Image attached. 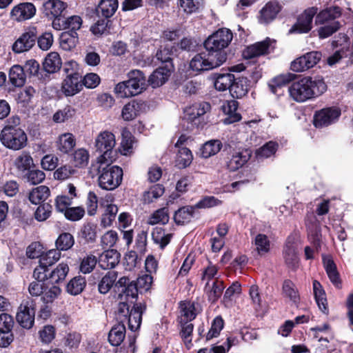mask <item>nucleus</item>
I'll return each mask as SVG.
<instances>
[{
    "label": "nucleus",
    "instance_id": "1",
    "mask_svg": "<svg viewBox=\"0 0 353 353\" xmlns=\"http://www.w3.org/2000/svg\"><path fill=\"white\" fill-rule=\"evenodd\" d=\"M327 90V85L322 79L304 77L292 83L288 91L290 97L301 103L321 95Z\"/></svg>",
    "mask_w": 353,
    "mask_h": 353
},
{
    "label": "nucleus",
    "instance_id": "2",
    "mask_svg": "<svg viewBox=\"0 0 353 353\" xmlns=\"http://www.w3.org/2000/svg\"><path fill=\"white\" fill-rule=\"evenodd\" d=\"M19 124L20 118L18 116H12L6 121L0 133V141L6 148L19 150L27 145V135L19 126Z\"/></svg>",
    "mask_w": 353,
    "mask_h": 353
},
{
    "label": "nucleus",
    "instance_id": "3",
    "mask_svg": "<svg viewBox=\"0 0 353 353\" xmlns=\"http://www.w3.org/2000/svg\"><path fill=\"white\" fill-rule=\"evenodd\" d=\"M111 163L96 161L91 166V172L98 175L99 187L106 190H114L122 181V169Z\"/></svg>",
    "mask_w": 353,
    "mask_h": 353
},
{
    "label": "nucleus",
    "instance_id": "4",
    "mask_svg": "<svg viewBox=\"0 0 353 353\" xmlns=\"http://www.w3.org/2000/svg\"><path fill=\"white\" fill-rule=\"evenodd\" d=\"M341 14V10L338 6L327 8L316 14L315 23L322 26L318 30L320 38H327L339 29L340 24L336 19Z\"/></svg>",
    "mask_w": 353,
    "mask_h": 353
},
{
    "label": "nucleus",
    "instance_id": "5",
    "mask_svg": "<svg viewBox=\"0 0 353 353\" xmlns=\"http://www.w3.org/2000/svg\"><path fill=\"white\" fill-rule=\"evenodd\" d=\"M128 80L119 83L114 88L115 92L122 98L136 96L145 89V77L138 70H132L128 74Z\"/></svg>",
    "mask_w": 353,
    "mask_h": 353
},
{
    "label": "nucleus",
    "instance_id": "6",
    "mask_svg": "<svg viewBox=\"0 0 353 353\" xmlns=\"http://www.w3.org/2000/svg\"><path fill=\"white\" fill-rule=\"evenodd\" d=\"M94 145L97 151L100 153L97 161L112 163L117 154L114 150L116 145L114 134L109 131L100 132L95 139Z\"/></svg>",
    "mask_w": 353,
    "mask_h": 353
},
{
    "label": "nucleus",
    "instance_id": "7",
    "mask_svg": "<svg viewBox=\"0 0 353 353\" xmlns=\"http://www.w3.org/2000/svg\"><path fill=\"white\" fill-rule=\"evenodd\" d=\"M232 33L227 28H221L210 35L204 42L205 49L214 54H223V63L226 61L227 54L224 51L232 40Z\"/></svg>",
    "mask_w": 353,
    "mask_h": 353
},
{
    "label": "nucleus",
    "instance_id": "8",
    "mask_svg": "<svg viewBox=\"0 0 353 353\" xmlns=\"http://www.w3.org/2000/svg\"><path fill=\"white\" fill-rule=\"evenodd\" d=\"M223 63V54H214L205 50L192 57L190 62V68L196 72H204L216 68Z\"/></svg>",
    "mask_w": 353,
    "mask_h": 353
},
{
    "label": "nucleus",
    "instance_id": "9",
    "mask_svg": "<svg viewBox=\"0 0 353 353\" xmlns=\"http://www.w3.org/2000/svg\"><path fill=\"white\" fill-rule=\"evenodd\" d=\"M113 201L114 197L111 194H108L100 199V206L103 208L100 225L103 228L112 225L118 213V207L113 203Z\"/></svg>",
    "mask_w": 353,
    "mask_h": 353
},
{
    "label": "nucleus",
    "instance_id": "10",
    "mask_svg": "<svg viewBox=\"0 0 353 353\" xmlns=\"http://www.w3.org/2000/svg\"><path fill=\"white\" fill-rule=\"evenodd\" d=\"M37 39V31L35 27L26 30L12 44V49L15 53H22L32 49Z\"/></svg>",
    "mask_w": 353,
    "mask_h": 353
},
{
    "label": "nucleus",
    "instance_id": "11",
    "mask_svg": "<svg viewBox=\"0 0 353 353\" xmlns=\"http://www.w3.org/2000/svg\"><path fill=\"white\" fill-rule=\"evenodd\" d=\"M321 59V53L312 51L296 58L291 63L290 68L296 72H301L316 65Z\"/></svg>",
    "mask_w": 353,
    "mask_h": 353
},
{
    "label": "nucleus",
    "instance_id": "12",
    "mask_svg": "<svg viewBox=\"0 0 353 353\" xmlns=\"http://www.w3.org/2000/svg\"><path fill=\"white\" fill-rule=\"evenodd\" d=\"M275 41L270 38L264 41L256 42L248 46L243 52V56L246 59L263 56L271 52L274 48Z\"/></svg>",
    "mask_w": 353,
    "mask_h": 353
},
{
    "label": "nucleus",
    "instance_id": "13",
    "mask_svg": "<svg viewBox=\"0 0 353 353\" xmlns=\"http://www.w3.org/2000/svg\"><path fill=\"white\" fill-rule=\"evenodd\" d=\"M252 152L248 149H233L230 159L226 162V168L230 172H234L243 167L250 160Z\"/></svg>",
    "mask_w": 353,
    "mask_h": 353
},
{
    "label": "nucleus",
    "instance_id": "14",
    "mask_svg": "<svg viewBox=\"0 0 353 353\" xmlns=\"http://www.w3.org/2000/svg\"><path fill=\"white\" fill-rule=\"evenodd\" d=\"M35 310L31 302L26 301L20 305L16 319L23 328H31L34 323Z\"/></svg>",
    "mask_w": 353,
    "mask_h": 353
},
{
    "label": "nucleus",
    "instance_id": "15",
    "mask_svg": "<svg viewBox=\"0 0 353 353\" xmlns=\"http://www.w3.org/2000/svg\"><path fill=\"white\" fill-rule=\"evenodd\" d=\"M340 114L341 112L338 108H323L315 113L314 124L317 128L327 126L334 123L339 119Z\"/></svg>",
    "mask_w": 353,
    "mask_h": 353
},
{
    "label": "nucleus",
    "instance_id": "16",
    "mask_svg": "<svg viewBox=\"0 0 353 353\" xmlns=\"http://www.w3.org/2000/svg\"><path fill=\"white\" fill-rule=\"evenodd\" d=\"M317 8L312 7L305 10L298 18L297 22L290 30L291 32L306 33L312 29L313 18L317 13Z\"/></svg>",
    "mask_w": 353,
    "mask_h": 353
},
{
    "label": "nucleus",
    "instance_id": "17",
    "mask_svg": "<svg viewBox=\"0 0 353 353\" xmlns=\"http://www.w3.org/2000/svg\"><path fill=\"white\" fill-rule=\"evenodd\" d=\"M35 13L36 8L32 3H22L12 9L10 15L13 20L23 21L31 19Z\"/></svg>",
    "mask_w": 353,
    "mask_h": 353
},
{
    "label": "nucleus",
    "instance_id": "18",
    "mask_svg": "<svg viewBox=\"0 0 353 353\" xmlns=\"http://www.w3.org/2000/svg\"><path fill=\"white\" fill-rule=\"evenodd\" d=\"M80 79L79 74H70L62 83V92L68 97L74 96L79 92L83 87Z\"/></svg>",
    "mask_w": 353,
    "mask_h": 353
},
{
    "label": "nucleus",
    "instance_id": "19",
    "mask_svg": "<svg viewBox=\"0 0 353 353\" xmlns=\"http://www.w3.org/2000/svg\"><path fill=\"white\" fill-rule=\"evenodd\" d=\"M121 254L114 249L105 250L99 257V265L103 270L114 268L120 261Z\"/></svg>",
    "mask_w": 353,
    "mask_h": 353
},
{
    "label": "nucleus",
    "instance_id": "20",
    "mask_svg": "<svg viewBox=\"0 0 353 353\" xmlns=\"http://www.w3.org/2000/svg\"><path fill=\"white\" fill-rule=\"evenodd\" d=\"M143 102L132 100L125 104L121 111V117L124 121H132L137 118L145 109Z\"/></svg>",
    "mask_w": 353,
    "mask_h": 353
},
{
    "label": "nucleus",
    "instance_id": "21",
    "mask_svg": "<svg viewBox=\"0 0 353 353\" xmlns=\"http://www.w3.org/2000/svg\"><path fill=\"white\" fill-rule=\"evenodd\" d=\"M67 4L61 0H48L43 3V13L50 19L61 16Z\"/></svg>",
    "mask_w": 353,
    "mask_h": 353
},
{
    "label": "nucleus",
    "instance_id": "22",
    "mask_svg": "<svg viewBox=\"0 0 353 353\" xmlns=\"http://www.w3.org/2000/svg\"><path fill=\"white\" fill-rule=\"evenodd\" d=\"M118 0H101L96 8V14L99 17L109 19L118 9Z\"/></svg>",
    "mask_w": 353,
    "mask_h": 353
},
{
    "label": "nucleus",
    "instance_id": "23",
    "mask_svg": "<svg viewBox=\"0 0 353 353\" xmlns=\"http://www.w3.org/2000/svg\"><path fill=\"white\" fill-rule=\"evenodd\" d=\"M14 166L19 174H24L31 168H34V163L29 152H22L14 159Z\"/></svg>",
    "mask_w": 353,
    "mask_h": 353
},
{
    "label": "nucleus",
    "instance_id": "24",
    "mask_svg": "<svg viewBox=\"0 0 353 353\" xmlns=\"http://www.w3.org/2000/svg\"><path fill=\"white\" fill-rule=\"evenodd\" d=\"M171 74L168 65L159 67L150 76L148 82L153 88H157L164 84Z\"/></svg>",
    "mask_w": 353,
    "mask_h": 353
},
{
    "label": "nucleus",
    "instance_id": "25",
    "mask_svg": "<svg viewBox=\"0 0 353 353\" xmlns=\"http://www.w3.org/2000/svg\"><path fill=\"white\" fill-rule=\"evenodd\" d=\"M250 86V81L247 77L234 79L230 88V94L234 98H242L248 93Z\"/></svg>",
    "mask_w": 353,
    "mask_h": 353
},
{
    "label": "nucleus",
    "instance_id": "26",
    "mask_svg": "<svg viewBox=\"0 0 353 353\" xmlns=\"http://www.w3.org/2000/svg\"><path fill=\"white\" fill-rule=\"evenodd\" d=\"M323 262L330 281L338 288H341V280L336 266L330 256H323Z\"/></svg>",
    "mask_w": 353,
    "mask_h": 353
},
{
    "label": "nucleus",
    "instance_id": "27",
    "mask_svg": "<svg viewBox=\"0 0 353 353\" xmlns=\"http://www.w3.org/2000/svg\"><path fill=\"white\" fill-rule=\"evenodd\" d=\"M180 316H179V323L190 322L196 316V307L194 302L185 301L180 303Z\"/></svg>",
    "mask_w": 353,
    "mask_h": 353
},
{
    "label": "nucleus",
    "instance_id": "28",
    "mask_svg": "<svg viewBox=\"0 0 353 353\" xmlns=\"http://www.w3.org/2000/svg\"><path fill=\"white\" fill-rule=\"evenodd\" d=\"M76 145V140L72 133L66 132L59 136L57 141V150L61 152L67 154L70 152Z\"/></svg>",
    "mask_w": 353,
    "mask_h": 353
},
{
    "label": "nucleus",
    "instance_id": "29",
    "mask_svg": "<svg viewBox=\"0 0 353 353\" xmlns=\"http://www.w3.org/2000/svg\"><path fill=\"white\" fill-rule=\"evenodd\" d=\"M125 336V326L124 323H118L109 332L108 341L112 346L119 345Z\"/></svg>",
    "mask_w": 353,
    "mask_h": 353
},
{
    "label": "nucleus",
    "instance_id": "30",
    "mask_svg": "<svg viewBox=\"0 0 353 353\" xmlns=\"http://www.w3.org/2000/svg\"><path fill=\"white\" fill-rule=\"evenodd\" d=\"M50 191L46 185H40L33 188L28 194L29 201L34 205L45 201L50 196Z\"/></svg>",
    "mask_w": 353,
    "mask_h": 353
},
{
    "label": "nucleus",
    "instance_id": "31",
    "mask_svg": "<svg viewBox=\"0 0 353 353\" xmlns=\"http://www.w3.org/2000/svg\"><path fill=\"white\" fill-rule=\"evenodd\" d=\"M238 105L239 103L235 100L229 101L223 105V112L228 115L223 121L225 124H230L241 119V114L236 112Z\"/></svg>",
    "mask_w": 353,
    "mask_h": 353
},
{
    "label": "nucleus",
    "instance_id": "32",
    "mask_svg": "<svg viewBox=\"0 0 353 353\" xmlns=\"http://www.w3.org/2000/svg\"><path fill=\"white\" fill-rule=\"evenodd\" d=\"M279 11L280 6L277 2L268 3L261 11L260 21L265 23L270 22L276 17Z\"/></svg>",
    "mask_w": 353,
    "mask_h": 353
},
{
    "label": "nucleus",
    "instance_id": "33",
    "mask_svg": "<svg viewBox=\"0 0 353 353\" xmlns=\"http://www.w3.org/2000/svg\"><path fill=\"white\" fill-rule=\"evenodd\" d=\"M195 209L194 205H187L179 208L174 216L175 223L178 225L189 223L194 216Z\"/></svg>",
    "mask_w": 353,
    "mask_h": 353
},
{
    "label": "nucleus",
    "instance_id": "34",
    "mask_svg": "<svg viewBox=\"0 0 353 353\" xmlns=\"http://www.w3.org/2000/svg\"><path fill=\"white\" fill-rule=\"evenodd\" d=\"M61 64L59 54L56 52H52L46 57L43 65L48 73H54L61 68Z\"/></svg>",
    "mask_w": 353,
    "mask_h": 353
},
{
    "label": "nucleus",
    "instance_id": "35",
    "mask_svg": "<svg viewBox=\"0 0 353 353\" xmlns=\"http://www.w3.org/2000/svg\"><path fill=\"white\" fill-rule=\"evenodd\" d=\"M9 79L16 87H21L26 83V74L23 67L19 65H13L9 72Z\"/></svg>",
    "mask_w": 353,
    "mask_h": 353
},
{
    "label": "nucleus",
    "instance_id": "36",
    "mask_svg": "<svg viewBox=\"0 0 353 353\" xmlns=\"http://www.w3.org/2000/svg\"><path fill=\"white\" fill-rule=\"evenodd\" d=\"M210 104L207 102L195 103L192 106L186 108L185 112L188 117L189 120H194L199 117L205 114L210 110Z\"/></svg>",
    "mask_w": 353,
    "mask_h": 353
},
{
    "label": "nucleus",
    "instance_id": "37",
    "mask_svg": "<svg viewBox=\"0 0 353 353\" xmlns=\"http://www.w3.org/2000/svg\"><path fill=\"white\" fill-rule=\"evenodd\" d=\"M224 288L223 281L217 279L212 282V285L210 284V282H207L205 290L209 300L212 302L216 301L222 294Z\"/></svg>",
    "mask_w": 353,
    "mask_h": 353
},
{
    "label": "nucleus",
    "instance_id": "38",
    "mask_svg": "<svg viewBox=\"0 0 353 353\" xmlns=\"http://www.w3.org/2000/svg\"><path fill=\"white\" fill-rule=\"evenodd\" d=\"M313 290L314 297L319 309L323 313H327V302L325 297V291L322 288L321 283L316 280L313 281Z\"/></svg>",
    "mask_w": 353,
    "mask_h": 353
},
{
    "label": "nucleus",
    "instance_id": "39",
    "mask_svg": "<svg viewBox=\"0 0 353 353\" xmlns=\"http://www.w3.org/2000/svg\"><path fill=\"white\" fill-rule=\"evenodd\" d=\"M142 319V310L140 307H133L130 310V313L127 317V319L124 321V325L128 324L129 328L132 331L137 330L141 325Z\"/></svg>",
    "mask_w": 353,
    "mask_h": 353
},
{
    "label": "nucleus",
    "instance_id": "40",
    "mask_svg": "<svg viewBox=\"0 0 353 353\" xmlns=\"http://www.w3.org/2000/svg\"><path fill=\"white\" fill-rule=\"evenodd\" d=\"M214 82V88L219 91H225L230 89L232 82L234 81V76L230 73L215 74Z\"/></svg>",
    "mask_w": 353,
    "mask_h": 353
},
{
    "label": "nucleus",
    "instance_id": "41",
    "mask_svg": "<svg viewBox=\"0 0 353 353\" xmlns=\"http://www.w3.org/2000/svg\"><path fill=\"white\" fill-rule=\"evenodd\" d=\"M86 286L85 279L81 276H75L72 279L66 286V291L71 295L81 294Z\"/></svg>",
    "mask_w": 353,
    "mask_h": 353
},
{
    "label": "nucleus",
    "instance_id": "42",
    "mask_svg": "<svg viewBox=\"0 0 353 353\" xmlns=\"http://www.w3.org/2000/svg\"><path fill=\"white\" fill-rule=\"evenodd\" d=\"M138 290L135 281H131L125 288L119 290V298L121 301H130V303L132 304L134 303L133 300L137 297Z\"/></svg>",
    "mask_w": 353,
    "mask_h": 353
},
{
    "label": "nucleus",
    "instance_id": "43",
    "mask_svg": "<svg viewBox=\"0 0 353 353\" xmlns=\"http://www.w3.org/2000/svg\"><path fill=\"white\" fill-rule=\"evenodd\" d=\"M222 143L219 140H210L203 144L201 149L203 158L207 159L217 154L221 149Z\"/></svg>",
    "mask_w": 353,
    "mask_h": 353
},
{
    "label": "nucleus",
    "instance_id": "44",
    "mask_svg": "<svg viewBox=\"0 0 353 353\" xmlns=\"http://www.w3.org/2000/svg\"><path fill=\"white\" fill-rule=\"evenodd\" d=\"M172 237V234H166L161 228H154L152 232V239L154 243L159 245L160 248L163 249L170 241Z\"/></svg>",
    "mask_w": 353,
    "mask_h": 353
},
{
    "label": "nucleus",
    "instance_id": "45",
    "mask_svg": "<svg viewBox=\"0 0 353 353\" xmlns=\"http://www.w3.org/2000/svg\"><path fill=\"white\" fill-rule=\"evenodd\" d=\"M80 236L88 243L95 242L97 237V225L94 223H85L81 230Z\"/></svg>",
    "mask_w": 353,
    "mask_h": 353
},
{
    "label": "nucleus",
    "instance_id": "46",
    "mask_svg": "<svg viewBox=\"0 0 353 353\" xmlns=\"http://www.w3.org/2000/svg\"><path fill=\"white\" fill-rule=\"evenodd\" d=\"M192 160L191 151L187 148H181L176 156V165L180 169L185 168L192 163Z\"/></svg>",
    "mask_w": 353,
    "mask_h": 353
},
{
    "label": "nucleus",
    "instance_id": "47",
    "mask_svg": "<svg viewBox=\"0 0 353 353\" xmlns=\"http://www.w3.org/2000/svg\"><path fill=\"white\" fill-rule=\"evenodd\" d=\"M117 278V273L116 272L112 271L108 272L100 281L98 285V289L101 294H106L108 293L111 288L112 287L114 283L115 282Z\"/></svg>",
    "mask_w": 353,
    "mask_h": 353
},
{
    "label": "nucleus",
    "instance_id": "48",
    "mask_svg": "<svg viewBox=\"0 0 353 353\" xmlns=\"http://www.w3.org/2000/svg\"><path fill=\"white\" fill-rule=\"evenodd\" d=\"M169 221L168 210L163 208L156 210L148 219L149 225L166 224Z\"/></svg>",
    "mask_w": 353,
    "mask_h": 353
},
{
    "label": "nucleus",
    "instance_id": "49",
    "mask_svg": "<svg viewBox=\"0 0 353 353\" xmlns=\"http://www.w3.org/2000/svg\"><path fill=\"white\" fill-rule=\"evenodd\" d=\"M119 239L117 232L110 230L101 236L100 243L103 248H111L116 245Z\"/></svg>",
    "mask_w": 353,
    "mask_h": 353
},
{
    "label": "nucleus",
    "instance_id": "50",
    "mask_svg": "<svg viewBox=\"0 0 353 353\" xmlns=\"http://www.w3.org/2000/svg\"><path fill=\"white\" fill-rule=\"evenodd\" d=\"M284 258L286 264L291 268H296L299 263V257L294 246L287 245L284 250Z\"/></svg>",
    "mask_w": 353,
    "mask_h": 353
},
{
    "label": "nucleus",
    "instance_id": "51",
    "mask_svg": "<svg viewBox=\"0 0 353 353\" xmlns=\"http://www.w3.org/2000/svg\"><path fill=\"white\" fill-rule=\"evenodd\" d=\"M69 271L68 265L66 263H60L50 273L49 279L52 283H57L65 279Z\"/></svg>",
    "mask_w": 353,
    "mask_h": 353
},
{
    "label": "nucleus",
    "instance_id": "52",
    "mask_svg": "<svg viewBox=\"0 0 353 353\" xmlns=\"http://www.w3.org/2000/svg\"><path fill=\"white\" fill-rule=\"evenodd\" d=\"M74 243L73 236L68 232H63L61 234L56 241V245L57 250H68L70 249Z\"/></svg>",
    "mask_w": 353,
    "mask_h": 353
},
{
    "label": "nucleus",
    "instance_id": "53",
    "mask_svg": "<svg viewBox=\"0 0 353 353\" xmlns=\"http://www.w3.org/2000/svg\"><path fill=\"white\" fill-rule=\"evenodd\" d=\"M46 178L45 173L39 169L31 168L24 174V179L31 185L42 183Z\"/></svg>",
    "mask_w": 353,
    "mask_h": 353
},
{
    "label": "nucleus",
    "instance_id": "54",
    "mask_svg": "<svg viewBox=\"0 0 353 353\" xmlns=\"http://www.w3.org/2000/svg\"><path fill=\"white\" fill-rule=\"evenodd\" d=\"M254 243L257 253L260 255H263L270 250V241L263 234H257Z\"/></svg>",
    "mask_w": 353,
    "mask_h": 353
},
{
    "label": "nucleus",
    "instance_id": "55",
    "mask_svg": "<svg viewBox=\"0 0 353 353\" xmlns=\"http://www.w3.org/2000/svg\"><path fill=\"white\" fill-rule=\"evenodd\" d=\"M283 294L292 301L296 302L299 300L298 290L295 284L290 280H285L283 283Z\"/></svg>",
    "mask_w": 353,
    "mask_h": 353
},
{
    "label": "nucleus",
    "instance_id": "56",
    "mask_svg": "<svg viewBox=\"0 0 353 353\" xmlns=\"http://www.w3.org/2000/svg\"><path fill=\"white\" fill-rule=\"evenodd\" d=\"M61 257L59 250L52 249L41 255L39 263L47 267L55 263Z\"/></svg>",
    "mask_w": 353,
    "mask_h": 353
},
{
    "label": "nucleus",
    "instance_id": "57",
    "mask_svg": "<svg viewBox=\"0 0 353 353\" xmlns=\"http://www.w3.org/2000/svg\"><path fill=\"white\" fill-rule=\"evenodd\" d=\"M99 259L93 254L85 256L80 264L79 270L83 274L90 273L95 268Z\"/></svg>",
    "mask_w": 353,
    "mask_h": 353
},
{
    "label": "nucleus",
    "instance_id": "58",
    "mask_svg": "<svg viewBox=\"0 0 353 353\" xmlns=\"http://www.w3.org/2000/svg\"><path fill=\"white\" fill-rule=\"evenodd\" d=\"M61 289L56 285L45 286L42 292V300L46 303H52L60 294Z\"/></svg>",
    "mask_w": 353,
    "mask_h": 353
},
{
    "label": "nucleus",
    "instance_id": "59",
    "mask_svg": "<svg viewBox=\"0 0 353 353\" xmlns=\"http://www.w3.org/2000/svg\"><path fill=\"white\" fill-rule=\"evenodd\" d=\"M163 193L164 188L161 185H154L144 193L143 200L145 203H151L154 199H157L161 196Z\"/></svg>",
    "mask_w": 353,
    "mask_h": 353
},
{
    "label": "nucleus",
    "instance_id": "60",
    "mask_svg": "<svg viewBox=\"0 0 353 353\" xmlns=\"http://www.w3.org/2000/svg\"><path fill=\"white\" fill-rule=\"evenodd\" d=\"M278 144L274 141H269L258 149L256 154L259 158H268L274 154L277 150Z\"/></svg>",
    "mask_w": 353,
    "mask_h": 353
},
{
    "label": "nucleus",
    "instance_id": "61",
    "mask_svg": "<svg viewBox=\"0 0 353 353\" xmlns=\"http://www.w3.org/2000/svg\"><path fill=\"white\" fill-rule=\"evenodd\" d=\"M66 29L71 32V36L75 38L77 35L76 31L79 30L82 25V19L79 16L74 15L65 19Z\"/></svg>",
    "mask_w": 353,
    "mask_h": 353
},
{
    "label": "nucleus",
    "instance_id": "62",
    "mask_svg": "<svg viewBox=\"0 0 353 353\" xmlns=\"http://www.w3.org/2000/svg\"><path fill=\"white\" fill-rule=\"evenodd\" d=\"M129 302L120 300L116 312V317L119 323H124V321L130 313Z\"/></svg>",
    "mask_w": 353,
    "mask_h": 353
},
{
    "label": "nucleus",
    "instance_id": "63",
    "mask_svg": "<svg viewBox=\"0 0 353 353\" xmlns=\"http://www.w3.org/2000/svg\"><path fill=\"white\" fill-rule=\"evenodd\" d=\"M148 232L145 230L139 232L135 239L134 248L142 255L146 250Z\"/></svg>",
    "mask_w": 353,
    "mask_h": 353
},
{
    "label": "nucleus",
    "instance_id": "64",
    "mask_svg": "<svg viewBox=\"0 0 353 353\" xmlns=\"http://www.w3.org/2000/svg\"><path fill=\"white\" fill-rule=\"evenodd\" d=\"M52 205L49 203L40 205L34 212V218L38 221H44L48 219L52 212Z\"/></svg>",
    "mask_w": 353,
    "mask_h": 353
}]
</instances>
